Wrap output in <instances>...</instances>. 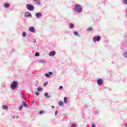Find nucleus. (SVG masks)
Here are the masks:
<instances>
[{
  "label": "nucleus",
  "mask_w": 127,
  "mask_h": 127,
  "mask_svg": "<svg viewBox=\"0 0 127 127\" xmlns=\"http://www.w3.org/2000/svg\"><path fill=\"white\" fill-rule=\"evenodd\" d=\"M83 7L80 4H76L74 8V11L77 13H80L83 11Z\"/></svg>",
  "instance_id": "nucleus-1"
},
{
  "label": "nucleus",
  "mask_w": 127,
  "mask_h": 127,
  "mask_svg": "<svg viewBox=\"0 0 127 127\" xmlns=\"http://www.w3.org/2000/svg\"><path fill=\"white\" fill-rule=\"evenodd\" d=\"M17 86H18V82L16 81H13L10 85V89L13 90H15L17 88Z\"/></svg>",
  "instance_id": "nucleus-2"
},
{
  "label": "nucleus",
  "mask_w": 127,
  "mask_h": 127,
  "mask_svg": "<svg viewBox=\"0 0 127 127\" xmlns=\"http://www.w3.org/2000/svg\"><path fill=\"white\" fill-rule=\"evenodd\" d=\"M26 7L28 10L32 11L34 9V6H33V5L30 4H27L26 5Z\"/></svg>",
  "instance_id": "nucleus-3"
},
{
  "label": "nucleus",
  "mask_w": 127,
  "mask_h": 127,
  "mask_svg": "<svg viewBox=\"0 0 127 127\" xmlns=\"http://www.w3.org/2000/svg\"><path fill=\"white\" fill-rule=\"evenodd\" d=\"M101 40V37L95 36L93 38V42H96V41H100Z\"/></svg>",
  "instance_id": "nucleus-4"
},
{
  "label": "nucleus",
  "mask_w": 127,
  "mask_h": 127,
  "mask_svg": "<svg viewBox=\"0 0 127 127\" xmlns=\"http://www.w3.org/2000/svg\"><path fill=\"white\" fill-rule=\"evenodd\" d=\"M56 54V52L55 51H52L49 53V56H51V57H54Z\"/></svg>",
  "instance_id": "nucleus-5"
},
{
  "label": "nucleus",
  "mask_w": 127,
  "mask_h": 127,
  "mask_svg": "<svg viewBox=\"0 0 127 127\" xmlns=\"http://www.w3.org/2000/svg\"><path fill=\"white\" fill-rule=\"evenodd\" d=\"M97 84L99 85V86H102L103 84V79H98L97 80Z\"/></svg>",
  "instance_id": "nucleus-6"
},
{
  "label": "nucleus",
  "mask_w": 127,
  "mask_h": 127,
  "mask_svg": "<svg viewBox=\"0 0 127 127\" xmlns=\"http://www.w3.org/2000/svg\"><path fill=\"white\" fill-rule=\"evenodd\" d=\"M31 13L29 12H26L25 13V17H31Z\"/></svg>",
  "instance_id": "nucleus-7"
},
{
  "label": "nucleus",
  "mask_w": 127,
  "mask_h": 127,
  "mask_svg": "<svg viewBox=\"0 0 127 127\" xmlns=\"http://www.w3.org/2000/svg\"><path fill=\"white\" fill-rule=\"evenodd\" d=\"M33 1H35L36 4H37V5H41V2L40 1V0H33Z\"/></svg>",
  "instance_id": "nucleus-8"
},
{
  "label": "nucleus",
  "mask_w": 127,
  "mask_h": 127,
  "mask_svg": "<svg viewBox=\"0 0 127 127\" xmlns=\"http://www.w3.org/2000/svg\"><path fill=\"white\" fill-rule=\"evenodd\" d=\"M35 16L37 18H39V17H41V16H42V14L40 12L37 13L35 14Z\"/></svg>",
  "instance_id": "nucleus-9"
},
{
  "label": "nucleus",
  "mask_w": 127,
  "mask_h": 127,
  "mask_svg": "<svg viewBox=\"0 0 127 127\" xmlns=\"http://www.w3.org/2000/svg\"><path fill=\"white\" fill-rule=\"evenodd\" d=\"M50 75H53V73L51 71H50L49 72V73H46L45 76L48 78H49V77H50Z\"/></svg>",
  "instance_id": "nucleus-10"
},
{
  "label": "nucleus",
  "mask_w": 127,
  "mask_h": 127,
  "mask_svg": "<svg viewBox=\"0 0 127 127\" xmlns=\"http://www.w3.org/2000/svg\"><path fill=\"white\" fill-rule=\"evenodd\" d=\"M29 31H31V32H34L35 31V29H34V27H30L29 28Z\"/></svg>",
  "instance_id": "nucleus-11"
},
{
  "label": "nucleus",
  "mask_w": 127,
  "mask_h": 127,
  "mask_svg": "<svg viewBox=\"0 0 127 127\" xmlns=\"http://www.w3.org/2000/svg\"><path fill=\"white\" fill-rule=\"evenodd\" d=\"M75 27V25L74 24L71 23L69 24V28H70V29H73Z\"/></svg>",
  "instance_id": "nucleus-12"
},
{
  "label": "nucleus",
  "mask_w": 127,
  "mask_h": 127,
  "mask_svg": "<svg viewBox=\"0 0 127 127\" xmlns=\"http://www.w3.org/2000/svg\"><path fill=\"white\" fill-rule=\"evenodd\" d=\"M44 96L46 97V98H47V99H49L51 97V96L50 95H48V93L46 92L44 94Z\"/></svg>",
  "instance_id": "nucleus-13"
},
{
  "label": "nucleus",
  "mask_w": 127,
  "mask_h": 127,
  "mask_svg": "<svg viewBox=\"0 0 127 127\" xmlns=\"http://www.w3.org/2000/svg\"><path fill=\"white\" fill-rule=\"evenodd\" d=\"M46 62H47L46 61H44V60L39 61V63H40V64H45Z\"/></svg>",
  "instance_id": "nucleus-14"
},
{
  "label": "nucleus",
  "mask_w": 127,
  "mask_h": 127,
  "mask_svg": "<svg viewBox=\"0 0 127 127\" xmlns=\"http://www.w3.org/2000/svg\"><path fill=\"white\" fill-rule=\"evenodd\" d=\"M22 106H23L25 108H27V107H28L27 104H26L25 102H22Z\"/></svg>",
  "instance_id": "nucleus-15"
},
{
  "label": "nucleus",
  "mask_w": 127,
  "mask_h": 127,
  "mask_svg": "<svg viewBox=\"0 0 127 127\" xmlns=\"http://www.w3.org/2000/svg\"><path fill=\"white\" fill-rule=\"evenodd\" d=\"M4 7H5L6 8H7V7H9V4L7 3H5L4 4Z\"/></svg>",
  "instance_id": "nucleus-16"
},
{
  "label": "nucleus",
  "mask_w": 127,
  "mask_h": 127,
  "mask_svg": "<svg viewBox=\"0 0 127 127\" xmlns=\"http://www.w3.org/2000/svg\"><path fill=\"white\" fill-rule=\"evenodd\" d=\"M123 56L125 58H127V51H126L125 52H124L123 53Z\"/></svg>",
  "instance_id": "nucleus-17"
},
{
  "label": "nucleus",
  "mask_w": 127,
  "mask_h": 127,
  "mask_svg": "<svg viewBox=\"0 0 127 127\" xmlns=\"http://www.w3.org/2000/svg\"><path fill=\"white\" fill-rule=\"evenodd\" d=\"M38 92H41V91H42V87L39 86L38 88L37 89Z\"/></svg>",
  "instance_id": "nucleus-18"
},
{
  "label": "nucleus",
  "mask_w": 127,
  "mask_h": 127,
  "mask_svg": "<svg viewBox=\"0 0 127 127\" xmlns=\"http://www.w3.org/2000/svg\"><path fill=\"white\" fill-rule=\"evenodd\" d=\"M3 109V110H8V107L6 105H3L2 106Z\"/></svg>",
  "instance_id": "nucleus-19"
},
{
  "label": "nucleus",
  "mask_w": 127,
  "mask_h": 127,
  "mask_svg": "<svg viewBox=\"0 0 127 127\" xmlns=\"http://www.w3.org/2000/svg\"><path fill=\"white\" fill-rule=\"evenodd\" d=\"M86 30L87 31H92L93 30V28H92V27H89L86 29Z\"/></svg>",
  "instance_id": "nucleus-20"
},
{
  "label": "nucleus",
  "mask_w": 127,
  "mask_h": 127,
  "mask_svg": "<svg viewBox=\"0 0 127 127\" xmlns=\"http://www.w3.org/2000/svg\"><path fill=\"white\" fill-rule=\"evenodd\" d=\"M22 35L23 37H25V36H26V33H25V32L23 31L22 33Z\"/></svg>",
  "instance_id": "nucleus-21"
},
{
  "label": "nucleus",
  "mask_w": 127,
  "mask_h": 127,
  "mask_svg": "<svg viewBox=\"0 0 127 127\" xmlns=\"http://www.w3.org/2000/svg\"><path fill=\"white\" fill-rule=\"evenodd\" d=\"M22 108H23V105H20L19 107V111H21L22 110Z\"/></svg>",
  "instance_id": "nucleus-22"
},
{
  "label": "nucleus",
  "mask_w": 127,
  "mask_h": 127,
  "mask_svg": "<svg viewBox=\"0 0 127 127\" xmlns=\"http://www.w3.org/2000/svg\"><path fill=\"white\" fill-rule=\"evenodd\" d=\"M35 56L36 57H38V56H39V53L36 52V53H35Z\"/></svg>",
  "instance_id": "nucleus-23"
},
{
  "label": "nucleus",
  "mask_w": 127,
  "mask_h": 127,
  "mask_svg": "<svg viewBox=\"0 0 127 127\" xmlns=\"http://www.w3.org/2000/svg\"><path fill=\"white\" fill-rule=\"evenodd\" d=\"M74 35H75L76 36H79V34H78V32H77L76 31H75L74 32Z\"/></svg>",
  "instance_id": "nucleus-24"
},
{
  "label": "nucleus",
  "mask_w": 127,
  "mask_h": 127,
  "mask_svg": "<svg viewBox=\"0 0 127 127\" xmlns=\"http://www.w3.org/2000/svg\"><path fill=\"white\" fill-rule=\"evenodd\" d=\"M47 85H48V82L46 81V82L44 83L43 86H44V87H45V86H47Z\"/></svg>",
  "instance_id": "nucleus-25"
},
{
  "label": "nucleus",
  "mask_w": 127,
  "mask_h": 127,
  "mask_svg": "<svg viewBox=\"0 0 127 127\" xmlns=\"http://www.w3.org/2000/svg\"><path fill=\"white\" fill-rule=\"evenodd\" d=\"M64 104H67V102H66V101H67V98L66 97L64 98Z\"/></svg>",
  "instance_id": "nucleus-26"
},
{
  "label": "nucleus",
  "mask_w": 127,
  "mask_h": 127,
  "mask_svg": "<svg viewBox=\"0 0 127 127\" xmlns=\"http://www.w3.org/2000/svg\"><path fill=\"white\" fill-rule=\"evenodd\" d=\"M59 106H63V102H60L59 103Z\"/></svg>",
  "instance_id": "nucleus-27"
},
{
  "label": "nucleus",
  "mask_w": 127,
  "mask_h": 127,
  "mask_svg": "<svg viewBox=\"0 0 127 127\" xmlns=\"http://www.w3.org/2000/svg\"><path fill=\"white\" fill-rule=\"evenodd\" d=\"M123 2L125 4H127V0H123Z\"/></svg>",
  "instance_id": "nucleus-28"
},
{
  "label": "nucleus",
  "mask_w": 127,
  "mask_h": 127,
  "mask_svg": "<svg viewBox=\"0 0 127 127\" xmlns=\"http://www.w3.org/2000/svg\"><path fill=\"white\" fill-rule=\"evenodd\" d=\"M43 113H44V112H43V111H40L39 112L40 115H42V114H43Z\"/></svg>",
  "instance_id": "nucleus-29"
},
{
  "label": "nucleus",
  "mask_w": 127,
  "mask_h": 127,
  "mask_svg": "<svg viewBox=\"0 0 127 127\" xmlns=\"http://www.w3.org/2000/svg\"><path fill=\"white\" fill-rule=\"evenodd\" d=\"M71 127H76V124H72Z\"/></svg>",
  "instance_id": "nucleus-30"
},
{
  "label": "nucleus",
  "mask_w": 127,
  "mask_h": 127,
  "mask_svg": "<svg viewBox=\"0 0 127 127\" xmlns=\"http://www.w3.org/2000/svg\"><path fill=\"white\" fill-rule=\"evenodd\" d=\"M62 89H63V86H60L59 89L62 90Z\"/></svg>",
  "instance_id": "nucleus-31"
},
{
  "label": "nucleus",
  "mask_w": 127,
  "mask_h": 127,
  "mask_svg": "<svg viewBox=\"0 0 127 127\" xmlns=\"http://www.w3.org/2000/svg\"><path fill=\"white\" fill-rule=\"evenodd\" d=\"M35 94H36V96H39V93H38V92H36Z\"/></svg>",
  "instance_id": "nucleus-32"
},
{
  "label": "nucleus",
  "mask_w": 127,
  "mask_h": 127,
  "mask_svg": "<svg viewBox=\"0 0 127 127\" xmlns=\"http://www.w3.org/2000/svg\"><path fill=\"white\" fill-rule=\"evenodd\" d=\"M58 114V111H56V112L55 113V116H57Z\"/></svg>",
  "instance_id": "nucleus-33"
},
{
  "label": "nucleus",
  "mask_w": 127,
  "mask_h": 127,
  "mask_svg": "<svg viewBox=\"0 0 127 127\" xmlns=\"http://www.w3.org/2000/svg\"><path fill=\"white\" fill-rule=\"evenodd\" d=\"M21 97H22V98H24V94L23 93H22Z\"/></svg>",
  "instance_id": "nucleus-34"
},
{
  "label": "nucleus",
  "mask_w": 127,
  "mask_h": 127,
  "mask_svg": "<svg viewBox=\"0 0 127 127\" xmlns=\"http://www.w3.org/2000/svg\"><path fill=\"white\" fill-rule=\"evenodd\" d=\"M31 102L33 104H34V100L32 99V100H31Z\"/></svg>",
  "instance_id": "nucleus-35"
},
{
  "label": "nucleus",
  "mask_w": 127,
  "mask_h": 127,
  "mask_svg": "<svg viewBox=\"0 0 127 127\" xmlns=\"http://www.w3.org/2000/svg\"><path fill=\"white\" fill-rule=\"evenodd\" d=\"M36 42V40H34L33 41V43H35Z\"/></svg>",
  "instance_id": "nucleus-36"
},
{
  "label": "nucleus",
  "mask_w": 127,
  "mask_h": 127,
  "mask_svg": "<svg viewBox=\"0 0 127 127\" xmlns=\"http://www.w3.org/2000/svg\"><path fill=\"white\" fill-rule=\"evenodd\" d=\"M92 127H96V126L94 124L92 125Z\"/></svg>",
  "instance_id": "nucleus-37"
},
{
  "label": "nucleus",
  "mask_w": 127,
  "mask_h": 127,
  "mask_svg": "<svg viewBox=\"0 0 127 127\" xmlns=\"http://www.w3.org/2000/svg\"><path fill=\"white\" fill-rule=\"evenodd\" d=\"M12 119H15V116L12 117Z\"/></svg>",
  "instance_id": "nucleus-38"
},
{
  "label": "nucleus",
  "mask_w": 127,
  "mask_h": 127,
  "mask_svg": "<svg viewBox=\"0 0 127 127\" xmlns=\"http://www.w3.org/2000/svg\"><path fill=\"white\" fill-rule=\"evenodd\" d=\"M52 109H54V106H52Z\"/></svg>",
  "instance_id": "nucleus-39"
},
{
  "label": "nucleus",
  "mask_w": 127,
  "mask_h": 127,
  "mask_svg": "<svg viewBox=\"0 0 127 127\" xmlns=\"http://www.w3.org/2000/svg\"><path fill=\"white\" fill-rule=\"evenodd\" d=\"M18 118H19L18 116H16V118H17V119H18Z\"/></svg>",
  "instance_id": "nucleus-40"
},
{
  "label": "nucleus",
  "mask_w": 127,
  "mask_h": 127,
  "mask_svg": "<svg viewBox=\"0 0 127 127\" xmlns=\"http://www.w3.org/2000/svg\"><path fill=\"white\" fill-rule=\"evenodd\" d=\"M125 126H126V127H127V124H126V125H125Z\"/></svg>",
  "instance_id": "nucleus-41"
}]
</instances>
